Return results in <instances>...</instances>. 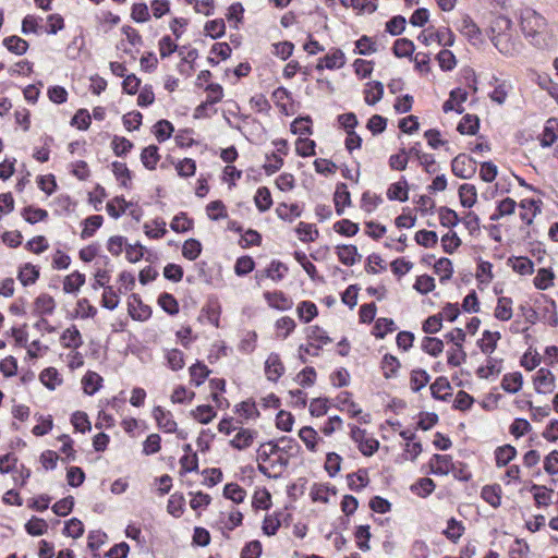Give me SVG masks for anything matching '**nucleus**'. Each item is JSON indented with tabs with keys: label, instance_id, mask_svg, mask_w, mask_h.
<instances>
[{
	"label": "nucleus",
	"instance_id": "obj_1",
	"mask_svg": "<svg viewBox=\"0 0 558 558\" xmlns=\"http://www.w3.org/2000/svg\"><path fill=\"white\" fill-rule=\"evenodd\" d=\"M520 27L524 37L536 48L546 49L557 44L558 31L555 24L547 22L533 9L526 8L521 11Z\"/></svg>",
	"mask_w": 558,
	"mask_h": 558
},
{
	"label": "nucleus",
	"instance_id": "obj_2",
	"mask_svg": "<svg viewBox=\"0 0 558 558\" xmlns=\"http://www.w3.org/2000/svg\"><path fill=\"white\" fill-rule=\"evenodd\" d=\"M495 25L501 31L494 35L493 43L498 51L507 57L518 56L523 45L521 40L511 33V21L506 16L496 19Z\"/></svg>",
	"mask_w": 558,
	"mask_h": 558
},
{
	"label": "nucleus",
	"instance_id": "obj_3",
	"mask_svg": "<svg viewBox=\"0 0 558 558\" xmlns=\"http://www.w3.org/2000/svg\"><path fill=\"white\" fill-rule=\"evenodd\" d=\"M335 407L345 413L349 417L356 418L360 424H369L372 415L363 411L361 405L356 403L349 391H341L335 398Z\"/></svg>",
	"mask_w": 558,
	"mask_h": 558
},
{
	"label": "nucleus",
	"instance_id": "obj_4",
	"mask_svg": "<svg viewBox=\"0 0 558 558\" xmlns=\"http://www.w3.org/2000/svg\"><path fill=\"white\" fill-rule=\"evenodd\" d=\"M350 438L356 445L359 451L365 457H372L379 448V441L365 429L355 424L348 425Z\"/></svg>",
	"mask_w": 558,
	"mask_h": 558
},
{
	"label": "nucleus",
	"instance_id": "obj_5",
	"mask_svg": "<svg viewBox=\"0 0 558 558\" xmlns=\"http://www.w3.org/2000/svg\"><path fill=\"white\" fill-rule=\"evenodd\" d=\"M417 39L425 46L437 44L442 47H451L454 44V35L447 27H428L418 35Z\"/></svg>",
	"mask_w": 558,
	"mask_h": 558
},
{
	"label": "nucleus",
	"instance_id": "obj_6",
	"mask_svg": "<svg viewBox=\"0 0 558 558\" xmlns=\"http://www.w3.org/2000/svg\"><path fill=\"white\" fill-rule=\"evenodd\" d=\"M534 390L539 395H550L556 389V376L545 367H541L532 377Z\"/></svg>",
	"mask_w": 558,
	"mask_h": 558
},
{
	"label": "nucleus",
	"instance_id": "obj_7",
	"mask_svg": "<svg viewBox=\"0 0 558 558\" xmlns=\"http://www.w3.org/2000/svg\"><path fill=\"white\" fill-rule=\"evenodd\" d=\"M453 174L461 179H470L476 172L475 161L465 154H460L451 162Z\"/></svg>",
	"mask_w": 558,
	"mask_h": 558
},
{
	"label": "nucleus",
	"instance_id": "obj_8",
	"mask_svg": "<svg viewBox=\"0 0 558 558\" xmlns=\"http://www.w3.org/2000/svg\"><path fill=\"white\" fill-rule=\"evenodd\" d=\"M128 313L134 320L146 322L151 316V308L143 303L138 294H131L128 298Z\"/></svg>",
	"mask_w": 558,
	"mask_h": 558
},
{
	"label": "nucleus",
	"instance_id": "obj_9",
	"mask_svg": "<svg viewBox=\"0 0 558 558\" xmlns=\"http://www.w3.org/2000/svg\"><path fill=\"white\" fill-rule=\"evenodd\" d=\"M347 58L341 49L332 48L316 64L317 70H339L344 66Z\"/></svg>",
	"mask_w": 558,
	"mask_h": 558
},
{
	"label": "nucleus",
	"instance_id": "obj_10",
	"mask_svg": "<svg viewBox=\"0 0 558 558\" xmlns=\"http://www.w3.org/2000/svg\"><path fill=\"white\" fill-rule=\"evenodd\" d=\"M286 372V366L278 353H270L264 363V373L269 381L277 383Z\"/></svg>",
	"mask_w": 558,
	"mask_h": 558
},
{
	"label": "nucleus",
	"instance_id": "obj_11",
	"mask_svg": "<svg viewBox=\"0 0 558 558\" xmlns=\"http://www.w3.org/2000/svg\"><path fill=\"white\" fill-rule=\"evenodd\" d=\"M151 415L158 426L163 433H175L178 424L174 421L173 414L165 408L157 405L153 409Z\"/></svg>",
	"mask_w": 558,
	"mask_h": 558
},
{
	"label": "nucleus",
	"instance_id": "obj_12",
	"mask_svg": "<svg viewBox=\"0 0 558 558\" xmlns=\"http://www.w3.org/2000/svg\"><path fill=\"white\" fill-rule=\"evenodd\" d=\"M299 438L310 452L317 453L322 451L324 440L312 426H303L299 430Z\"/></svg>",
	"mask_w": 558,
	"mask_h": 558
},
{
	"label": "nucleus",
	"instance_id": "obj_13",
	"mask_svg": "<svg viewBox=\"0 0 558 558\" xmlns=\"http://www.w3.org/2000/svg\"><path fill=\"white\" fill-rule=\"evenodd\" d=\"M468 99V92L463 88H456L450 92L449 98L444 102L442 110L448 112L462 113L464 111L463 104Z\"/></svg>",
	"mask_w": 558,
	"mask_h": 558
},
{
	"label": "nucleus",
	"instance_id": "obj_14",
	"mask_svg": "<svg viewBox=\"0 0 558 558\" xmlns=\"http://www.w3.org/2000/svg\"><path fill=\"white\" fill-rule=\"evenodd\" d=\"M486 356L485 363L476 369V375L481 379H494L502 371V360L492 355Z\"/></svg>",
	"mask_w": 558,
	"mask_h": 558
},
{
	"label": "nucleus",
	"instance_id": "obj_15",
	"mask_svg": "<svg viewBox=\"0 0 558 558\" xmlns=\"http://www.w3.org/2000/svg\"><path fill=\"white\" fill-rule=\"evenodd\" d=\"M430 473L435 475H448L454 472V463L448 454H434L429 460Z\"/></svg>",
	"mask_w": 558,
	"mask_h": 558
},
{
	"label": "nucleus",
	"instance_id": "obj_16",
	"mask_svg": "<svg viewBox=\"0 0 558 558\" xmlns=\"http://www.w3.org/2000/svg\"><path fill=\"white\" fill-rule=\"evenodd\" d=\"M256 437L257 432L255 429L241 427L230 440V446L238 450H245L253 445Z\"/></svg>",
	"mask_w": 558,
	"mask_h": 558
},
{
	"label": "nucleus",
	"instance_id": "obj_17",
	"mask_svg": "<svg viewBox=\"0 0 558 558\" xmlns=\"http://www.w3.org/2000/svg\"><path fill=\"white\" fill-rule=\"evenodd\" d=\"M179 57L181 63L179 64V72L181 74L191 75L194 71V63L198 58V52L195 48L183 46L179 49Z\"/></svg>",
	"mask_w": 558,
	"mask_h": 558
},
{
	"label": "nucleus",
	"instance_id": "obj_18",
	"mask_svg": "<svg viewBox=\"0 0 558 558\" xmlns=\"http://www.w3.org/2000/svg\"><path fill=\"white\" fill-rule=\"evenodd\" d=\"M336 496V490L328 484L316 483L310 488V497L313 502L329 504Z\"/></svg>",
	"mask_w": 558,
	"mask_h": 558
},
{
	"label": "nucleus",
	"instance_id": "obj_19",
	"mask_svg": "<svg viewBox=\"0 0 558 558\" xmlns=\"http://www.w3.org/2000/svg\"><path fill=\"white\" fill-rule=\"evenodd\" d=\"M60 344L63 348L77 350L83 344V337L76 326L65 328L60 336Z\"/></svg>",
	"mask_w": 558,
	"mask_h": 558
},
{
	"label": "nucleus",
	"instance_id": "obj_20",
	"mask_svg": "<svg viewBox=\"0 0 558 558\" xmlns=\"http://www.w3.org/2000/svg\"><path fill=\"white\" fill-rule=\"evenodd\" d=\"M338 259L345 266H353L361 260L357 247L352 244H342L335 247Z\"/></svg>",
	"mask_w": 558,
	"mask_h": 558
},
{
	"label": "nucleus",
	"instance_id": "obj_21",
	"mask_svg": "<svg viewBox=\"0 0 558 558\" xmlns=\"http://www.w3.org/2000/svg\"><path fill=\"white\" fill-rule=\"evenodd\" d=\"M501 339L499 331L484 330L477 340V347L485 355H492L497 349V343Z\"/></svg>",
	"mask_w": 558,
	"mask_h": 558
},
{
	"label": "nucleus",
	"instance_id": "obj_22",
	"mask_svg": "<svg viewBox=\"0 0 558 558\" xmlns=\"http://www.w3.org/2000/svg\"><path fill=\"white\" fill-rule=\"evenodd\" d=\"M264 298L267 304L277 311H288L292 308L293 301L281 291L265 292Z\"/></svg>",
	"mask_w": 558,
	"mask_h": 558
},
{
	"label": "nucleus",
	"instance_id": "obj_23",
	"mask_svg": "<svg viewBox=\"0 0 558 558\" xmlns=\"http://www.w3.org/2000/svg\"><path fill=\"white\" fill-rule=\"evenodd\" d=\"M513 316V301L508 296H499L494 308V317L500 322H509Z\"/></svg>",
	"mask_w": 558,
	"mask_h": 558
},
{
	"label": "nucleus",
	"instance_id": "obj_24",
	"mask_svg": "<svg viewBox=\"0 0 558 558\" xmlns=\"http://www.w3.org/2000/svg\"><path fill=\"white\" fill-rule=\"evenodd\" d=\"M39 381L48 390L53 391L63 384V378L57 368L47 367L39 373Z\"/></svg>",
	"mask_w": 558,
	"mask_h": 558
},
{
	"label": "nucleus",
	"instance_id": "obj_25",
	"mask_svg": "<svg viewBox=\"0 0 558 558\" xmlns=\"http://www.w3.org/2000/svg\"><path fill=\"white\" fill-rule=\"evenodd\" d=\"M333 203L338 216L343 215L344 209L351 205V195L347 184L339 183L333 194Z\"/></svg>",
	"mask_w": 558,
	"mask_h": 558
},
{
	"label": "nucleus",
	"instance_id": "obj_26",
	"mask_svg": "<svg viewBox=\"0 0 558 558\" xmlns=\"http://www.w3.org/2000/svg\"><path fill=\"white\" fill-rule=\"evenodd\" d=\"M507 265L521 276L532 275L534 271V263L525 256H512L507 260Z\"/></svg>",
	"mask_w": 558,
	"mask_h": 558
},
{
	"label": "nucleus",
	"instance_id": "obj_27",
	"mask_svg": "<svg viewBox=\"0 0 558 558\" xmlns=\"http://www.w3.org/2000/svg\"><path fill=\"white\" fill-rule=\"evenodd\" d=\"M389 201L405 202L409 198V185L404 177L399 181L391 183L387 189Z\"/></svg>",
	"mask_w": 558,
	"mask_h": 558
},
{
	"label": "nucleus",
	"instance_id": "obj_28",
	"mask_svg": "<svg viewBox=\"0 0 558 558\" xmlns=\"http://www.w3.org/2000/svg\"><path fill=\"white\" fill-rule=\"evenodd\" d=\"M86 277L84 274L75 270L69 274L62 283V290L68 294H76L81 288L85 284Z\"/></svg>",
	"mask_w": 558,
	"mask_h": 558
},
{
	"label": "nucleus",
	"instance_id": "obj_29",
	"mask_svg": "<svg viewBox=\"0 0 558 558\" xmlns=\"http://www.w3.org/2000/svg\"><path fill=\"white\" fill-rule=\"evenodd\" d=\"M459 202L464 208H472L477 203V190L475 185L463 183L458 190Z\"/></svg>",
	"mask_w": 558,
	"mask_h": 558
},
{
	"label": "nucleus",
	"instance_id": "obj_30",
	"mask_svg": "<svg viewBox=\"0 0 558 558\" xmlns=\"http://www.w3.org/2000/svg\"><path fill=\"white\" fill-rule=\"evenodd\" d=\"M39 278V268L31 263L19 267L17 279L24 287L34 284Z\"/></svg>",
	"mask_w": 558,
	"mask_h": 558
},
{
	"label": "nucleus",
	"instance_id": "obj_31",
	"mask_svg": "<svg viewBox=\"0 0 558 558\" xmlns=\"http://www.w3.org/2000/svg\"><path fill=\"white\" fill-rule=\"evenodd\" d=\"M84 393L95 395L102 387V377L93 371H88L81 380Z\"/></svg>",
	"mask_w": 558,
	"mask_h": 558
},
{
	"label": "nucleus",
	"instance_id": "obj_32",
	"mask_svg": "<svg viewBox=\"0 0 558 558\" xmlns=\"http://www.w3.org/2000/svg\"><path fill=\"white\" fill-rule=\"evenodd\" d=\"M523 376L520 372L507 373L501 379V388L508 393H517L522 389Z\"/></svg>",
	"mask_w": 558,
	"mask_h": 558
},
{
	"label": "nucleus",
	"instance_id": "obj_33",
	"mask_svg": "<svg viewBox=\"0 0 558 558\" xmlns=\"http://www.w3.org/2000/svg\"><path fill=\"white\" fill-rule=\"evenodd\" d=\"M541 211L539 202L535 199H523L520 203V217L526 225H531Z\"/></svg>",
	"mask_w": 558,
	"mask_h": 558
},
{
	"label": "nucleus",
	"instance_id": "obj_34",
	"mask_svg": "<svg viewBox=\"0 0 558 558\" xmlns=\"http://www.w3.org/2000/svg\"><path fill=\"white\" fill-rule=\"evenodd\" d=\"M458 31L471 41L480 39L481 31L477 25L469 16H463L457 26Z\"/></svg>",
	"mask_w": 558,
	"mask_h": 558
},
{
	"label": "nucleus",
	"instance_id": "obj_35",
	"mask_svg": "<svg viewBox=\"0 0 558 558\" xmlns=\"http://www.w3.org/2000/svg\"><path fill=\"white\" fill-rule=\"evenodd\" d=\"M54 308V299L47 293L39 294L34 301V312L38 315H51Z\"/></svg>",
	"mask_w": 558,
	"mask_h": 558
},
{
	"label": "nucleus",
	"instance_id": "obj_36",
	"mask_svg": "<svg viewBox=\"0 0 558 558\" xmlns=\"http://www.w3.org/2000/svg\"><path fill=\"white\" fill-rule=\"evenodd\" d=\"M104 217L100 215H93L82 221L81 239L86 240L96 233V231L102 226Z\"/></svg>",
	"mask_w": 558,
	"mask_h": 558
},
{
	"label": "nucleus",
	"instance_id": "obj_37",
	"mask_svg": "<svg viewBox=\"0 0 558 558\" xmlns=\"http://www.w3.org/2000/svg\"><path fill=\"white\" fill-rule=\"evenodd\" d=\"M384 95V85L378 81H372L366 84L364 89V100L367 105H376Z\"/></svg>",
	"mask_w": 558,
	"mask_h": 558
},
{
	"label": "nucleus",
	"instance_id": "obj_38",
	"mask_svg": "<svg viewBox=\"0 0 558 558\" xmlns=\"http://www.w3.org/2000/svg\"><path fill=\"white\" fill-rule=\"evenodd\" d=\"M555 274L550 268H539L533 279V284L537 290H548L554 286Z\"/></svg>",
	"mask_w": 558,
	"mask_h": 558
},
{
	"label": "nucleus",
	"instance_id": "obj_39",
	"mask_svg": "<svg viewBox=\"0 0 558 558\" xmlns=\"http://www.w3.org/2000/svg\"><path fill=\"white\" fill-rule=\"evenodd\" d=\"M163 357L167 366L173 372L182 369L185 365L184 353L179 349H166Z\"/></svg>",
	"mask_w": 558,
	"mask_h": 558
},
{
	"label": "nucleus",
	"instance_id": "obj_40",
	"mask_svg": "<svg viewBox=\"0 0 558 558\" xmlns=\"http://www.w3.org/2000/svg\"><path fill=\"white\" fill-rule=\"evenodd\" d=\"M190 415L201 424H208L216 417L217 412L211 405L201 404L191 410Z\"/></svg>",
	"mask_w": 558,
	"mask_h": 558
},
{
	"label": "nucleus",
	"instance_id": "obj_41",
	"mask_svg": "<svg viewBox=\"0 0 558 558\" xmlns=\"http://www.w3.org/2000/svg\"><path fill=\"white\" fill-rule=\"evenodd\" d=\"M131 206V202H126L123 197L117 196L107 203L106 209L110 217L118 219L123 214L128 213Z\"/></svg>",
	"mask_w": 558,
	"mask_h": 558
},
{
	"label": "nucleus",
	"instance_id": "obj_42",
	"mask_svg": "<svg viewBox=\"0 0 558 558\" xmlns=\"http://www.w3.org/2000/svg\"><path fill=\"white\" fill-rule=\"evenodd\" d=\"M494 279L493 264L487 260H480L476 268V280L478 286L486 288Z\"/></svg>",
	"mask_w": 558,
	"mask_h": 558
},
{
	"label": "nucleus",
	"instance_id": "obj_43",
	"mask_svg": "<svg viewBox=\"0 0 558 558\" xmlns=\"http://www.w3.org/2000/svg\"><path fill=\"white\" fill-rule=\"evenodd\" d=\"M517 203L510 197H506L497 203L495 213L490 216V220L497 221L506 216L514 214Z\"/></svg>",
	"mask_w": 558,
	"mask_h": 558
},
{
	"label": "nucleus",
	"instance_id": "obj_44",
	"mask_svg": "<svg viewBox=\"0 0 558 558\" xmlns=\"http://www.w3.org/2000/svg\"><path fill=\"white\" fill-rule=\"evenodd\" d=\"M296 314L301 322L307 324L318 315V310L314 302L302 301L296 306Z\"/></svg>",
	"mask_w": 558,
	"mask_h": 558
},
{
	"label": "nucleus",
	"instance_id": "obj_45",
	"mask_svg": "<svg viewBox=\"0 0 558 558\" xmlns=\"http://www.w3.org/2000/svg\"><path fill=\"white\" fill-rule=\"evenodd\" d=\"M517 456V449L511 445H504L495 450V460L498 468L508 465Z\"/></svg>",
	"mask_w": 558,
	"mask_h": 558
},
{
	"label": "nucleus",
	"instance_id": "obj_46",
	"mask_svg": "<svg viewBox=\"0 0 558 558\" xmlns=\"http://www.w3.org/2000/svg\"><path fill=\"white\" fill-rule=\"evenodd\" d=\"M295 327V322L291 317H280L275 323L276 337L282 340L287 339L294 331Z\"/></svg>",
	"mask_w": 558,
	"mask_h": 558
},
{
	"label": "nucleus",
	"instance_id": "obj_47",
	"mask_svg": "<svg viewBox=\"0 0 558 558\" xmlns=\"http://www.w3.org/2000/svg\"><path fill=\"white\" fill-rule=\"evenodd\" d=\"M295 233L299 240L305 243L314 242L319 235V232L314 225L303 221L299 222L296 226Z\"/></svg>",
	"mask_w": 558,
	"mask_h": 558
},
{
	"label": "nucleus",
	"instance_id": "obj_48",
	"mask_svg": "<svg viewBox=\"0 0 558 558\" xmlns=\"http://www.w3.org/2000/svg\"><path fill=\"white\" fill-rule=\"evenodd\" d=\"M401 367L400 361L391 355L385 354L381 360V371L385 378H395Z\"/></svg>",
	"mask_w": 558,
	"mask_h": 558
},
{
	"label": "nucleus",
	"instance_id": "obj_49",
	"mask_svg": "<svg viewBox=\"0 0 558 558\" xmlns=\"http://www.w3.org/2000/svg\"><path fill=\"white\" fill-rule=\"evenodd\" d=\"M558 121L556 119H549L546 121L543 133L541 135V145L543 147L550 146L557 140Z\"/></svg>",
	"mask_w": 558,
	"mask_h": 558
},
{
	"label": "nucleus",
	"instance_id": "obj_50",
	"mask_svg": "<svg viewBox=\"0 0 558 558\" xmlns=\"http://www.w3.org/2000/svg\"><path fill=\"white\" fill-rule=\"evenodd\" d=\"M159 160L160 155L158 154V147L155 145H149L145 147L141 153V161L144 165V167L148 170L156 169Z\"/></svg>",
	"mask_w": 558,
	"mask_h": 558
},
{
	"label": "nucleus",
	"instance_id": "obj_51",
	"mask_svg": "<svg viewBox=\"0 0 558 558\" xmlns=\"http://www.w3.org/2000/svg\"><path fill=\"white\" fill-rule=\"evenodd\" d=\"M272 505L271 495L266 488H256L253 498L252 506L257 510H268Z\"/></svg>",
	"mask_w": 558,
	"mask_h": 558
},
{
	"label": "nucleus",
	"instance_id": "obj_52",
	"mask_svg": "<svg viewBox=\"0 0 558 558\" xmlns=\"http://www.w3.org/2000/svg\"><path fill=\"white\" fill-rule=\"evenodd\" d=\"M204 34L211 39L221 38L226 34V23L222 19L207 21L204 25Z\"/></svg>",
	"mask_w": 558,
	"mask_h": 558
},
{
	"label": "nucleus",
	"instance_id": "obj_53",
	"mask_svg": "<svg viewBox=\"0 0 558 558\" xmlns=\"http://www.w3.org/2000/svg\"><path fill=\"white\" fill-rule=\"evenodd\" d=\"M243 514L236 509L222 512L220 518L221 526L228 531H232L242 524Z\"/></svg>",
	"mask_w": 558,
	"mask_h": 558
},
{
	"label": "nucleus",
	"instance_id": "obj_54",
	"mask_svg": "<svg viewBox=\"0 0 558 558\" xmlns=\"http://www.w3.org/2000/svg\"><path fill=\"white\" fill-rule=\"evenodd\" d=\"M143 228L145 234L150 239H160L167 233L166 222L162 219L145 222Z\"/></svg>",
	"mask_w": 558,
	"mask_h": 558
},
{
	"label": "nucleus",
	"instance_id": "obj_55",
	"mask_svg": "<svg viewBox=\"0 0 558 558\" xmlns=\"http://www.w3.org/2000/svg\"><path fill=\"white\" fill-rule=\"evenodd\" d=\"M195 398V392L192 390H189L186 387L179 385L174 387L171 396L170 401L173 404H190L193 399Z\"/></svg>",
	"mask_w": 558,
	"mask_h": 558
},
{
	"label": "nucleus",
	"instance_id": "obj_56",
	"mask_svg": "<svg viewBox=\"0 0 558 558\" xmlns=\"http://www.w3.org/2000/svg\"><path fill=\"white\" fill-rule=\"evenodd\" d=\"M451 386L446 377L437 378L430 385L432 396L439 400H446L450 396Z\"/></svg>",
	"mask_w": 558,
	"mask_h": 558
},
{
	"label": "nucleus",
	"instance_id": "obj_57",
	"mask_svg": "<svg viewBox=\"0 0 558 558\" xmlns=\"http://www.w3.org/2000/svg\"><path fill=\"white\" fill-rule=\"evenodd\" d=\"M189 372H190L191 383L194 384L195 386H201L202 384H204L206 378L210 374V371L208 369V367L204 363H201V362H196L195 364L190 366Z\"/></svg>",
	"mask_w": 558,
	"mask_h": 558
},
{
	"label": "nucleus",
	"instance_id": "obj_58",
	"mask_svg": "<svg viewBox=\"0 0 558 558\" xmlns=\"http://www.w3.org/2000/svg\"><path fill=\"white\" fill-rule=\"evenodd\" d=\"M3 46L16 56L24 54L28 49V43L21 37L10 36L3 39Z\"/></svg>",
	"mask_w": 558,
	"mask_h": 558
},
{
	"label": "nucleus",
	"instance_id": "obj_59",
	"mask_svg": "<svg viewBox=\"0 0 558 558\" xmlns=\"http://www.w3.org/2000/svg\"><path fill=\"white\" fill-rule=\"evenodd\" d=\"M276 213L280 219L289 222H292L302 214L298 204H280L277 207Z\"/></svg>",
	"mask_w": 558,
	"mask_h": 558
},
{
	"label": "nucleus",
	"instance_id": "obj_60",
	"mask_svg": "<svg viewBox=\"0 0 558 558\" xmlns=\"http://www.w3.org/2000/svg\"><path fill=\"white\" fill-rule=\"evenodd\" d=\"M100 29L108 32L120 23V16L110 11H101L96 16Z\"/></svg>",
	"mask_w": 558,
	"mask_h": 558
},
{
	"label": "nucleus",
	"instance_id": "obj_61",
	"mask_svg": "<svg viewBox=\"0 0 558 558\" xmlns=\"http://www.w3.org/2000/svg\"><path fill=\"white\" fill-rule=\"evenodd\" d=\"M288 271L289 268L286 264L280 260H271L269 266L266 268V276L272 281L279 282L287 276Z\"/></svg>",
	"mask_w": 558,
	"mask_h": 558
},
{
	"label": "nucleus",
	"instance_id": "obj_62",
	"mask_svg": "<svg viewBox=\"0 0 558 558\" xmlns=\"http://www.w3.org/2000/svg\"><path fill=\"white\" fill-rule=\"evenodd\" d=\"M173 131V124L168 120H160L153 126V133L160 143L169 140Z\"/></svg>",
	"mask_w": 558,
	"mask_h": 558
},
{
	"label": "nucleus",
	"instance_id": "obj_63",
	"mask_svg": "<svg viewBox=\"0 0 558 558\" xmlns=\"http://www.w3.org/2000/svg\"><path fill=\"white\" fill-rule=\"evenodd\" d=\"M415 47L412 40L408 38H399L395 41L392 51L397 58L411 57Z\"/></svg>",
	"mask_w": 558,
	"mask_h": 558
},
{
	"label": "nucleus",
	"instance_id": "obj_64",
	"mask_svg": "<svg viewBox=\"0 0 558 558\" xmlns=\"http://www.w3.org/2000/svg\"><path fill=\"white\" fill-rule=\"evenodd\" d=\"M236 413L245 421H255L259 417V412L254 401L246 400L236 407Z\"/></svg>",
	"mask_w": 558,
	"mask_h": 558
}]
</instances>
